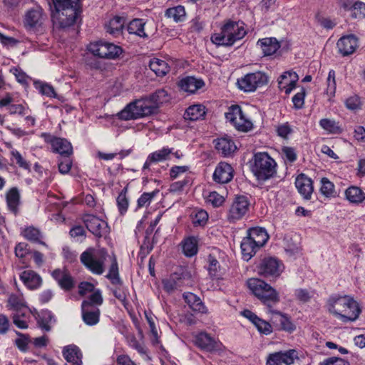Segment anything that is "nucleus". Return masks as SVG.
<instances>
[{
    "instance_id": "nucleus-1",
    "label": "nucleus",
    "mask_w": 365,
    "mask_h": 365,
    "mask_svg": "<svg viewBox=\"0 0 365 365\" xmlns=\"http://www.w3.org/2000/svg\"><path fill=\"white\" fill-rule=\"evenodd\" d=\"M79 0H51V20L55 27L66 29L73 26L79 13Z\"/></svg>"
},
{
    "instance_id": "nucleus-2",
    "label": "nucleus",
    "mask_w": 365,
    "mask_h": 365,
    "mask_svg": "<svg viewBox=\"0 0 365 365\" xmlns=\"http://www.w3.org/2000/svg\"><path fill=\"white\" fill-rule=\"evenodd\" d=\"M329 311L345 323L356 320L361 312L358 302L347 295L330 297Z\"/></svg>"
},
{
    "instance_id": "nucleus-3",
    "label": "nucleus",
    "mask_w": 365,
    "mask_h": 365,
    "mask_svg": "<svg viewBox=\"0 0 365 365\" xmlns=\"http://www.w3.org/2000/svg\"><path fill=\"white\" fill-rule=\"evenodd\" d=\"M157 111L155 106L153 105L148 97H145L128 104L117 113V116L120 120H129L141 118L154 114Z\"/></svg>"
},
{
    "instance_id": "nucleus-4",
    "label": "nucleus",
    "mask_w": 365,
    "mask_h": 365,
    "mask_svg": "<svg viewBox=\"0 0 365 365\" xmlns=\"http://www.w3.org/2000/svg\"><path fill=\"white\" fill-rule=\"evenodd\" d=\"M245 34L242 23L230 21L223 26L220 33L212 35L211 41L217 46H230L236 41L242 39Z\"/></svg>"
},
{
    "instance_id": "nucleus-5",
    "label": "nucleus",
    "mask_w": 365,
    "mask_h": 365,
    "mask_svg": "<svg viewBox=\"0 0 365 365\" xmlns=\"http://www.w3.org/2000/svg\"><path fill=\"white\" fill-rule=\"evenodd\" d=\"M252 172L258 180L265 181L277 173V163L267 153L255 154Z\"/></svg>"
},
{
    "instance_id": "nucleus-6",
    "label": "nucleus",
    "mask_w": 365,
    "mask_h": 365,
    "mask_svg": "<svg viewBox=\"0 0 365 365\" xmlns=\"http://www.w3.org/2000/svg\"><path fill=\"white\" fill-rule=\"evenodd\" d=\"M247 284L252 293L268 307L279 301V293L262 279L251 278L247 280Z\"/></svg>"
},
{
    "instance_id": "nucleus-7",
    "label": "nucleus",
    "mask_w": 365,
    "mask_h": 365,
    "mask_svg": "<svg viewBox=\"0 0 365 365\" xmlns=\"http://www.w3.org/2000/svg\"><path fill=\"white\" fill-rule=\"evenodd\" d=\"M107 252L104 250L88 248L80 257L81 263L93 274H102L105 271L104 263Z\"/></svg>"
},
{
    "instance_id": "nucleus-8",
    "label": "nucleus",
    "mask_w": 365,
    "mask_h": 365,
    "mask_svg": "<svg viewBox=\"0 0 365 365\" xmlns=\"http://www.w3.org/2000/svg\"><path fill=\"white\" fill-rule=\"evenodd\" d=\"M225 118L238 130L246 132L252 128V121L238 105L230 106L225 113Z\"/></svg>"
},
{
    "instance_id": "nucleus-9",
    "label": "nucleus",
    "mask_w": 365,
    "mask_h": 365,
    "mask_svg": "<svg viewBox=\"0 0 365 365\" xmlns=\"http://www.w3.org/2000/svg\"><path fill=\"white\" fill-rule=\"evenodd\" d=\"M267 83L268 76L261 71L247 73L237 80L239 88L245 92H253Z\"/></svg>"
},
{
    "instance_id": "nucleus-10",
    "label": "nucleus",
    "mask_w": 365,
    "mask_h": 365,
    "mask_svg": "<svg viewBox=\"0 0 365 365\" xmlns=\"http://www.w3.org/2000/svg\"><path fill=\"white\" fill-rule=\"evenodd\" d=\"M46 16L41 8L29 10L24 16V26L26 29L33 33H43Z\"/></svg>"
},
{
    "instance_id": "nucleus-11",
    "label": "nucleus",
    "mask_w": 365,
    "mask_h": 365,
    "mask_svg": "<svg viewBox=\"0 0 365 365\" xmlns=\"http://www.w3.org/2000/svg\"><path fill=\"white\" fill-rule=\"evenodd\" d=\"M88 49L96 56L109 59L115 58L122 53V48L120 46L104 41L91 43Z\"/></svg>"
},
{
    "instance_id": "nucleus-12",
    "label": "nucleus",
    "mask_w": 365,
    "mask_h": 365,
    "mask_svg": "<svg viewBox=\"0 0 365 365\" xmlns=\"http://www.w3.org/2000/svg\"><path fill=\"white\" fill-rule=\"evenodd\" d=\"M250 202L247 197L241 195L236 197L232 202L227 213V220L235 222L242 219L248 212Z\"/></svg>"
},
{
    "instance_id": "nucleus-13",
    "label": "nucleus",
    "mask_w": 365,
    "mask_h": 365,
    "mask_svg": "<svg viewBox=\"0 0 365 365\" xmlns=\"http://www.w3.org/2000/svg\"><path fill=\"white\" fill-rule=\"evenodd\" d=\"M82 220L86 228L96 237H101L108 233L107 222L98 217L91 214H85Z\"/></svg>"
},
{
    "instance_id": "nucleus-14",
    "label": "nucleus",
    "mask_w": 365,
    "mask_h": 365,
    "mask_svg": "<svg viewBox=\"0 0 365 365\" xmlns=\"http://www.w3.org/2000/svg\"><path fill=\"white\" fill-rule=\"evenodd\" d=\"M282 272V264L274 257L264 258L258 267V272L264 277H278Z\"/></svg>"
},
{
    "instance_id": "nucleus-15",
    "label": "nucleus",
    "mask_w": 365,
    "mask_h": 365,
    "mask_svg": "<svg viewBox=\"0 0 365 365\" xmlns=\"http://www.w3.org/2000/svg\"><path fill=\"white\" fill-rule=\"evenodd\" d=\"M297 359V353L294 349L270 354L267 359V365H291Z\"/></svg>"
},
{
    "instance_id": "nucleus-16",
    "label": "nucleus",
    "mask_w": 365,
    "mask_h": 365,
    "mask_svg": "<svg viewBox=\"0 0 365 365\" xmlns=\"http://www.w3.org/2000/svg\"><path fill=\"white\" fill-rule=\"evenodd\" d=\"M298 79V75L295 72L285 71L278 79V87L280 90H284L286 94H289L295 88Z\"/></svg>"
},
{
    "instance_id": "nucleus-17",
    "label": "nucleus",
    "mask_w": 365,
    "mask_h": 365,
    "mask_svg": "<svg viewBox=\"0 0 365 365\" xmlns=\"http://www.w3.org/2000/svg\"><path fill=\"white\" fill-rule=\"evenodd\" d=\"M233 178V169L227 163L221 162L216 167L213 174V179L219 183H227Z\"/></svg>"
},
{
    "instance_id": "nucleus-18",
    "label": "nucleus",
    "mask_w": 365,
    "mask_h": 365,
    "mask_svg": "<svg viewBox=\"0 0 365 365\" xmlns=\"http://www.w3.org/2000/svg\"><path fill=\"white\" fill-rule=\"evenodd\" d=\"M295 186L304 199L309 200L311 198L314 190L311 178L304 174H300L295 180Z\"/></svg>"
},
{
    "instance_id": "nucleus-19",
    "label": "nucleus",
    "mask_w": 365,
    "mask_h": 365,
    "mask_svg": "<svg viewBox=\"0 0 365 365\" xmlns=\"http://www.w3.org/2000/svg\"><path fill=\"white\" fill-rule=\"evenodd\" d=\"M358 46V41L356 36L349 35L343 36L337 42V48L343 56H348L353 53Z\"/></svg>"
},
{
    "instance_id": "nucleus-20",
    "label": "nucleus",
    "mask_w": 365,
    "mask_h": 365,
    "mask_svg": "<svg viewBox=\"0 0 365 365\" xmlns=\"http://www.w3.org/2000/svg\"><path fill=\"white\" fill-rule=\"evenodd\" d=\"M88 303H82V319L88 326H93L98 323L101 312L98 307H87Z\"/></svg>"
},
{
    "instance_id": "nucleus-21",
    "label": "nucleus",
    "mask_w": 365,
    "mask_h": 365,
    "mask_svg": "<svg viewBox=\"0 0 365 365\" xmlns=\"http://www.w3.org/2000/svg\"><path fill=\"white\" fill-rule=\"evenodd\" d=\"M20 279L24 285L29 289H36L42 284V279L33 270H25L20 274Z\"/></svg>"
},
{
    "instance_id": "nucleus-22",
    "label": "nucleus",
    "mask_w": 365,
    "mask_h": 365,
    "mask_svg": "<svg viewBox=\"0 0 365 365\" xmlns=\"http://www.w3.org/2000/svg\"><path fill=\"white\" fill-rule=\"evenodd\" d=\"M242 314L248 319L258 329V331L264 334H269L272 332L271 325L266 321L259 318L255 313L250 310L245 309Z\"/></svg>"
},
{
    "instance_id": "nucleus-23",
    "label": "nucleus",
    "mask_w": 365,
    "mask_h": 365,
    "mask_svg": "<svg viewBox=\"0 0 365 365\" xmlns=\"http://www.w3.org/2000/svg\"><path fill=\"white\" fill-rule=\"evenodd\" d=\"M63 356L71 365H82V354L76 345H68L63 348Z\"/></svg>"
},
{
    "instance_id": "nucleus-24",
    "label": "nucleus",
    "mask_w": 365,
    "mask_h": 365,
    "mask_svg": "<svg viewBox=\"0 0 365 365\" xmlns=\"http://www.w3.org/2000/svg\"><path fill=\"white\" fill-rule=\"evenodd\" d=\"M51 144L54 152L59 153L61 155L68 157L73 152V148L70 142L66 139L61 138H53L51 140Z\"/></svg>"
},
{
    "instance_id": "nucleus-25",
    "label": "nucleus",
    "mask_w": 365,
    "mask_h": 365,
    "mask_svg": "<svg viewBox=\"0 0 365 365\" xmlns=\"http://www.w3.org/2000/svg\"><path fill=\"white\" fill-rule=\"evenodd\" d=\"M180 88L186 92L193 93L204 86L205 83L202 79H197L192 76L182 78L178 83Z\"/></svg>"
},
{
    "instance_id": "nucleus-26",
    "label": "nucleus",
    "mask_w": 365,
    "mask_h": 365,
    "mask_svg": "<svg viewBox=\"0 0 365 365\" xmlns=\"http://www.w3.org/2000/svg\"><path fill=\"white\" fill-rule=\"evenodd\" d=\"M215 148L224 156L230 155L237 147L235 143L228 137H224L215 140Z\"/></svg>"
},
{
    "instance_id": "nucleus-27",
    "label": "nucleus",
    "mask_w": 365,
    "mask_h": 365,
    "mask_svg": "<svg viewBox=\"0 0 365 365\" xmlns=\"http://www.w3.org/2000/svg\"><path fill=\"white\" fill-rule=\"evenodd\" d=\"M264 56H271L279 48L280 44L275 38H264L257 41Z\"/></svg>"
},
{
    "instance_id": "nucleus-28",
    "label": "nucleus",
    "mask_w": 365,
    "mask_h": 365,
    "mask_svg": "<svg viewBox=\"0 0 365 365\" xmlns=\"http://www.w3.org/2000/svg\"><path fill=\"white\" fill-rule=\"evenodd\" d=\"M247 235L258 247H263L269 239V235L264 228L252 227L248 230Z\"/></svg>"
},
{
    "instance_id": "nucleus-29",
    "label": "nucleus",
    "mask_w": 365,
    "mask_h": 365,
    "mask_svg": "<svg viewBox=\"0 0 365 365\" xmlns=\"http://www.w3.org/2000/svg\"><path fill=\"white\" fill-rule=\"evenodd\" d=\"M240 247L242 257L246 261L250 260L259 249L248 235L242 239Z\"/></svg>"
},
{
    "instance_id": "nucleus-30",
    "label": "nucleus",
    "mask_w": 365,
    "mask_h": 365,
    "mask_svg": "<svg viewBox=\"0 0 365 365\" xmlns=\"http://www.w3.org/2000/svg\"><path fill=\"white\" fill-rule=\"evenodd\" d=\"M52 277L58 282L59 286L66 290H69L73 287V280L71 276L66 271L55 269L52 272Z\"/></svg>"
},
{
    "instance_id": "nucleus-31",
    "label": "nucleus",
    "mask_w": 365,
    "mask_h": 365,
    "mask_svg": "<svg viewBox=\"0 0 365 365\" xmlns=\"http://www.w3.org/2000/svg\"><path fill=\"white\" fill-rule=\"evenodd\" d=\"M163 288L167 292H173L182 287L184 284V277L178 274H173L169 278L163 280Z\"/></svg>"
},
{
    "instance_id": "nucleus-32",
    "label": "nucleus",
    "mask_w": 365,
    "mask_h": 365,
    "mask_svg": "<svg viewBox=\"0 0 365 365\" xmlns=\"http://www.w3.org/2000/svg\"><path fill=\"white\" fill-rule=\"evenodd\" d=\"M345 197L349 202L359 205L365 200V192L357 186H351L345 190Z\"/></svg>"
},
{
    "instance_id": "nucleus-33",
    "label": "nucleus",
    "mask_w": 365,
    "mask_h": 365,
    "mask_svg": "<svg viewBox=\"0 0 365 365\" xmlns=\"http://www.w3.org/2000/svg\"><path fill=\"white\" fill-rule=\"evenodd\" d=\"M195 344L202 349L212 351L216 349V342L207 334L202 332L195 336Z\"/></svg>"
},
{
    "instance_id": "nucleus-34",
    "label": "nucleus",
    "mask_w": 365,
    "mask_h": 365,
    "mask_svg": "<svg viewBox=\"0 0 365 365\" xmlns=\"http://www.w3.org/2000/svg\"><path fill=\"white\" fill-rule=\"evenodd\" d=\"M205 108L202 105H193L187 108L184 113L186 120L195 121L203 119L205 115Z\"/></svg>"
},
{
    "instance_id": "nucleus-35",
    "label": "nucleus",
    "mask_w": 365,
    "mask_h": 365,
    "mask_svg": "<svg viewBox=\"0 0 365 365\" xmlns=\"http://www.w3.org/2000/svg\"><path fill=\"white\" fill-rule=\"evenodd\" d=\"M6 202L9 210L16 215L20 205V194L16 187H13L9 190L6 194Z\"/></svg>"
},
{
    "instance_id": "nucleus-36",
    "label": "nucleus",
    "mask_w": 365,
    "mask_h": 365,
    "mask_svg": "<svg viewBox=\"0 0 365 365\" xmlns=\"http://www.w3.org/2000/svg\"><path fill=\"white\" fill-rule=\"evenodd\" d=\"M183 298L193 311L201 313L205 312L206 307L196 294L191 292L184 293Z\"/></svg>"
},
{
    "instance_id": "nucleus-37",
    "label": "nucleus",
    "mask_w": 365,
    "mask_h": 365,
    "mask_svg": "<svg viewBox=\"0 0 365 365\" xmlns=\"http://www.w3.org/2000/svg\"><path fill=\"white\" fill-rule=\"evenodd\" d=\"M145 22L141 19H135L128 25V31L130 34H135L141 38H148L144 26Z\"/></svg>"
},
{
    "instance_id": "nucleus-38",
    "label": "nucleus",
    "mask_w": 365,
    "mask_h": 365,
    "mask_svg": "<svg viewBox=\"0 0 365 365\" xmlns=\"http://www.w3.org/2000/svg\"><path fill=\"white\" fill-rule=\"evenodd\" d=\"M149 66L158 76H165L170 70L167 62L157 58H154L150 61Z\"/></svg>"
},
{
    "instance_id": "nucleus-39",
    "label": "nucleus",
    "mask_w": 365,
    "mask_h": 365,
    "mask_svg": "<svg viewBox=\"0 0 365 365\" xmlns=\"http://www.w3.org/2000/svg\"><path fill=\"white\" fill-rule=\"evenodd\" d=\"M320 182L321 187L319 190L322 195L327 198H333L338 196L334 183L328 178H322Z\"/></svg>"
},
{
    "instance_id": "nucleus-40",
    "label": "nucleus",
    "mask_w": 365,
    "mask_h": 365,
    "mask_svg": "<svg viewBox=\"0 0 365 365\" xmlns=\"http://www.w3.org/2000/svg\"><path fill=\"white\" fill-rule=\"evenodd\" d=\"M54 322V317L52 313L48 311H44L41 312L37 321L38 327L45 331H51V324Z\"/></svg>"
},
{
    "instance_id": "nucleus-41",
    "label": "nucleus",
    "mask_w": 365,
    "mask_h": 365,
    "mask_svg": "<svg viewBox=\"0 0 365 365\" xmlns=\"http://www.w3.org/2000/svg\"><path fill=\"white\" fill-rule=\"evenodd\" d=\"M21 234L23 237L29 241L45 245V243L41 240L42 237L41 232L36 227L33 226L27 227L22 231Z\"/></svg>"
},
{
    "instance_id": "nucleus-42",
    "label": "nucleus",
    "mask_w": 365,
    "mask_h": 365,
    "mask_svg": "<svg viewBox=\"0 0 365 365\" xmlns=\"http://www.w3.org/2000/svg\"><path fill=\"white\" fill-rule=\"evenodd\" d=\"M7 307L10 310L14 312H19L22 309L26 307V305L22 296L11 294L8 299Z\"/></svg>"
},
{
    "instance_id": "nucleus-43",
    "label": "nucleus",
    "mask_w": 365,
    "mask_h": 365,
    "mask_svg": "<svg viewBox=\"0 0 365 365\" xmlns=\"http://www.w3.org/2000/svg\"><path fill=\"white\" fill-rule=\"evenodd\" d=\"M182 250L187 257H192L197 252V240L194 237L185 240L182 243Z\"/></svg>"
},
{
    "instance_id": "nucleus-44",
    "label": "nucleus",
    "mask_w": 365,
    "mask_h": 365,
    "mask_svg": "<svg viewBox=\"0 0 365 365\" xmlns=\"http://www.w3.org/2000/svg\"><path fill=\"white\" fill-rule=\"evenodd\" d=\"M123 25L124 19L120 16H115L109 21L106 31L112 35H116L120 33Z\"/></svg>"
},
{
    "instance_id": "nucleus-45",
    "label": "nucleus",
    "mask_w": 365,
    "mask_h": 365,
    "mask_svg": "<svg viewBox=\"0 0 365 365\" xmlns=\"http://www.w3.org/2000/svg\"><path fill=\"white\" fill-rule=\"evenodd\" d=\"M168 18H172L176 22L182 21L185 19V10L184 6H178L167 9L165 12Z\"/></svg>"
},
{
    "instance_id": "nucleus-46",
    "label": "nucleus",
    "mask_w": 365,
    "mask_h": 365,
    "mask_svg": "<svg viewBox=\"0 0 365 365\" xmlns=\"http://www.w3.org/2000/svg\"><path fill=\"white\" fill-rule=\"evenodd\" d=\"M106 277L110 280L113 284H120L122 283L119 277L118 262L115 257L113 258L112 264Z\"/></svg>"
},
{
    "instance_id": "nucleus-47",
    "label": "nucleus",
    "mask_w": 365,
    "mask_h": 365,
    "mask_svg": "<svg viewBox=\"0 0 365 365\" xmlns=\"http://www.w3.org/2000/svg\"><path fill=\"white\" fill-rule=\"evenodd\" d=\"M173 153V150L168 148H163L149 155V160L155 163H158L169 159L170 155Z\"/></svg>"
},
{
    "instance_id": "nucleus-48",
    "label": "nucleus",
    "mask_w": 365,
    "mask_h": 365,
    "mask_svg": "<svg viewBox=\"0 0 365 365\" xmlns=\"http://www.w3.org/2000/svg\"><path fill=\"white\" fill-rule=\"evenodd\" d=\"M103 299L101 292L99 289L95 290L88 297L86 300L83 301L82 303H88L87 307H98V306L103 304Z\"/></svg>"
},
{
    "instance_id": "nucleus-49",
    "label": "nucleus",
    "mask_w": 365,
    "mask_h": 365,
    "mask_svg": "<svg viewBox=\"0 0 365 365\" xmlns=\"http://www.w3.org/2000/svg\"><path fill=\"white\" fill-rule=\"evenodd\" d=\"M167 91L163 89H160L148 96V98L158 110L159 105L167 101Z\"/></svg>"
},
{
    "instance_id": "nucleus-50",
    "label": "nucleus",
    "mask_w": 365,
    "mask_h": 365,
    "mask_svg": "<svg viewBox=\"0 0 365 365\" xmlns=\"http://www.w3.org/2000/svg\"><path fill=\"white\" fill-rule=\"evenodd\" d=\"M348 11H351V16L352 18L364 19L365 18V3L360 1H356L351 6V9Z\"/></svg>"
},
{
    "instance_id": "nucleus-51",
    "label": "nucleus",
    "mask_w": 365,
    "mask_h": 365,
    "mask_svg": "<svg viewBox=\"0 0 365 365\" xmlns=\"http://www.w3.org/2000/svg\"><path fill=\"white\" fill-rule=\"evenodd\" d=\"M320 126L330 133H339L341 129L335 120L324 118L319 121Z\"/></svg>"
},
{
    "instance_id": "nucleus-52",
    "label": "nucleus",
    "mask_w": 365,
    "mask_h": 365,
    "mask_svg": "<svg viewBox=\"0 0 365 365\" xmlns=\"http://www.w3.org/2000/svg\"><path fill=\"white\" fill-rule=\"evenodd\" d=\"M345 106L347 109L355 111L361 109L362 101L359 96L353 95L346 99Z\"/></svg>"
},
{
    "instance_id": "nucleus-53",
    "label": "nucleus",
    "mask_w": 365,
    "mask_h": 365,
    "mask_svg": "<svg viewBox=\"0 0 365 365\" xmlns=\"http://www.w3.org/2000/svg\"><path fill=\"white\" fill-rule=\"evenodd\" d=\"M158 192V190H155L151 192L143 193L137 201V207L142 208L148 206Z\"/></svg>"
},
{
    "instance_id": "nucleus-54",
    "label": "nucleus",
    "mask_w": 365,
    "mask_h": 365,
    "mask_svg": "<svg viewBox=\"0 0 365 365\" xmlns=\"http://www.w3.org/2000/svg\"><path fill=\"white\" fill-rule=\"evenodd\" d=\"M126 188H124L118 195L116 202L120 214H124L128 207V200L126 197Z\"/></svg>"
},
{
    "instance_id": "nucleus-55",
    "label": "nucleus",
    "mask_w": 365,
    "mask_h": 365,
    "mask_svg": "<svg viewBox=\"0 0 365 365\" xmlns=\"http://www.w3.org/2000/svg\"><path fill=\"white\" fill-rule=\"evenodd\" d=\"M11 155L12 158L16 160V163L19 165V167L24 170L30 169L31 165L29 162H28L18 150H12L11 151Z\"/></svg>"
},
{
    "instance_id": "nucleus-56",
    "label": "nucleus",
    "mask_w": 365,
    "mask_h": 365,
    "mask_svg": "<svg viewBox=\"0 0 365 365\" xmlns=\"http://www.w3.org/2000/svg\"><path fill=\"white\" fill-rule=\"evenodd\" d=\"M220 266L219 262L211 255L209 256L208 271L211 277H218L220 274Z\"/></svg>"
},
{
    "instance_id": "nucleus-57",
    "label": "nucleus",
    "mask_w": 365,
    "mask_h": 365,
    "mask_svg": "<svg viewBox=\"0 0 365 365\" xmlns=\"http://www.w3.org/2000/svg\"><path fill=\"white\" fill-rule=\"evenodd\" d=\"M16 334L19 336L18 339L15 340V344L18 347V349L23 351L26 352L28 350V345L29 342V337L24 334H21L19 331H16Z\"/></svg>"
},
{
    "instance_id": "nucleus-58",
    "label": "nucleus",
    "mask_w": 365,
    "mask_h": 365,
    "mask_svg": "<svg viewBox=\"0 0 365 365\" xmlns=\"http://www.w3.org/2000/svg\"><path fill=\"white\" fill-rule=\"evenodd\" d=\"M327 93L329 96L334 95L336 91V81H335V72L333 70L329 71L328 77L327 79Z\"/></svg>"
},
{
    "instance_id": "nucleus-59",
    "label": "nucleus",
    "mask_w": 365,
    "mask_h": 365,
    "mask_svg": "<svg viewBox=\"0 0 365 365\" xmlns=\"http://www.w3.org/2000/svg\"><path fill=\"white\" fill-rule=\"evenodd\" d=\"M224 200V197L217 192H211L207 197V202L212 204V205L215 207L222 205Z\"/></svg>"
},
{
    "instance_id": "nucleus-60",
    "label": "nucleus",
    "mask_w": 365,
    "mask_h": 365,
    "mask_svg": "<svg viewBox=\"0 0 365 365\" xmlns=\"http://www.w3.org/2000/svg\"><path fill=\"white\" fill-rule=\"evenodd\" d=\"M38 88L39 92L50 98H56V93L53 87L46 83H39L38 86H36Z\"/></svg>"
},
{
    "instance_id": "nucleus-61",
    "label": "nucleus",
    "mask_w": 365,
    "mask_h": 365,
    "mask_svg": "<svg viewBox=\"0 0 365 365\" xmlns=\"http://www.w3.org/2000/svg\"><path fill=\"white\" fill-rule=\"evenodd\" d=\"M306 96V91L304 88H302L300 92L296 93L292 98V102L294 107L296 109H300L304 104V98Z\"/></svg>"
},
{
    "instance_id": "nucleus-62",
    "label": "nucleus",
    "mask_w": 365,
    "mask_h": 365,
    "mask_svg": "<svg viewBox=\"0 0 365 365\" xmlns=\"http://www.w3.org/2000/svg\"><path fill=\"white\" fill-rule=\"evenodd\" d=\"M14 251L17 257L24 258L29 254V245L26 242H19L16 245Z\"/></svg>"
},
{
    "instance_id": "nucleus-63",
    "label": "nucleus",
    "mask_w": 365,
    "mask_h": 365,
    "mask_svg": "<svg viewBox=\"0 0 365 365\" xmlns=\"http://www.w3.org/2000/svg\"><path fill=\"white\" fill-rule=\"evenodd\" d=\"M297 299L302 302H308L313 296V292L304 289H298L295 291Z\"/></svg>"
},
{
    "instance_id": "nucleus-64",
    "label": "nucleus",
    "mask_w": 365,
    "mask_h": 365,
    "mask_svg": "<svg viewBox=\"0 0 365 365\" xmlns=\"http://www.w3.org/2000/svg\"><path fill=\"white\" fill-rule=\"evenodd\" d=\"M321 365H350L349 363L341 358L329 357L324 360Z\"/></svg>"
}]
</instances>
